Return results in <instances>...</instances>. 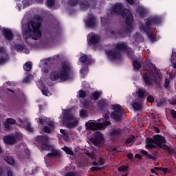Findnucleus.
I'll list each match as a JSON object with an SVG mask.
<instances>
[{"instance_id":"nucleus-62","label":"nucleus","mask_w":176,"mask_h":176,"mask_svg":"<svg viewBox=\"0 0 176 176\" xmlns=\"http://www.w3.org/2000/svg\"><path fill=\"white\" fill-rule=\"evenodd\" d=\"M135 157L136 159H142V157H141V155H140V154H135Z\"/></svg>"},{"instance_id":"nucleus-18","label":"nucleus","mask_w":176,"mask_h":176,"mask_svg":"<svg viewBox=\"0 0 176 176\" xmlns=\"http://www.w3.org/2000/svg\"><path fill=\"white\" fill-rule=\"evenodd\" d=\"M21 23H35L32 14L29 12H26L22 19Z\"/></svg>"},{"instance_id":"nucleus-27","label":"nucleus","mask_w":176,"mask_h":176,"mask_svg":"<svg viewBox=\"0 0 176 176\" xmlns=\"http://www.w3.org/2000/svg\"><path fill=\"white\" fill-rule=\"evenodd\" d=\"M56 43V38L51 37L48 39L45 47H50V46H53Z\"/></svg>"},{"instance_id":"nucleus-56","label":"nucleus","mask_w":176,"mask_h":176,"mask_svg":"<svg viewBox=\"0 0 176 176\" xmlns=\"http://www.w3.org/2000/svg\"><path fill=\"white\" fill-rule=\"evenodd\" d=\"M65 176H76V174L75 173L68 172L65 173Z\"/></svg>"},{"instance_id":"nucleus-16","label":"nucleus","mask_w":176,"mask_h":176,"mask_svg":"<svg viewBox=\"0 0 176 176\" xmlns=\"http://www.w3.org/2000/svg\"><path fill=\"white\" fill-rule=\"evenodd\" d=\"M123 134V130L120 129H113L111 130L110 135L113 140H118Z\"/></svg>"},{"instance_id":"nucleus-30","label":"nucleus","mask_w":176,"mask_h":176,"mask_svg":"<svg viewBox=\"0 0 176 176\" xmlns=\"http://www.w3.org/2000/svg\"><path fill=\"white\" fill-rule=\"evenodd\" d=\"M137 94L139 98H142V100H144V98H145V91L143 89L140 88L138 91Z\"/></svg>"},{"instance_id":"nucleus-41","label":"nucleus","mask_w":176,"mask_h":176,"mask_svg":"<svg viewBox=\"0 0 176 176\" xmlns=\"http://www.w3.org/2000/svg\"><path fill=\"white\" fill-rule=\"evenodd\" d=\"M135 41H136V42H141L142 41H144V38L142 37L141 34H140V33H136V35L135 36Z\"/></svg>"},{"instance_id":"nucleus-1","label":"nucleus","mask_w":176,"mask_h":176,"mask_svg":"<svg viewBox=\"0 0 176 176\" xmlns=\"http://www.w3.org/2000/svg\"><path fill=\"white\" fill-rule=\"evenodd\" d=\"M123 3H116L107 12V16L112 17V16H122L124 20V23H134V18L131 14L130 10L124 8Z\"/></svg>"},{"instance_id":"nucleus-48","label":"nucleus","mask_w":176,"mask_h":176,"mask_svg":"<svg viewBox=\"0 0 176 176\" xmlns=\"http://www.w3.org/2000/svg\"><path fill=\"white\" fill-rule=\"evenodd\" d=\"M128 168L129 167L122 166L118 168V171H127Z\"/></svg>"},{"instance_id":"nucleus-24","label":"nucleus","mask_w":176,"mask_h":176,"mask_svg":"<svg viewBox=\"0 0 176 176\" xmlns=\"http://www.w3.org/2000/svg\"><path fill=\"white\" fill-rule=\"evenodd\" d=\"M21 123H22L23 124V126L25 128V130H27V131H32L33 129L32 126H31V123H30V122L27 121V120H19Z\"/></svg>"},{"instance_id":"nucleus-35","label":"nucleus","mask_w":176,"mask_h":176,"mask_svg":"<svg viewBox=\"0 0 176 176\" xmlns=\"http://www.w3.org/2000/svg\"><path fill=\"white\" fill-rule=\"evenodd\" d=\"M133 108L135 109V111H141L142 109V104L135 102L133 104Z\"/></svg>"},{"instance_id":"nucleus-39","label":"nucleus","mask_w":176,"mask_h":176,"mask_svg":"<svg viewBox=\"0 0 176 176\" xmlns=\"http://www.w3.org/2000/svg\"><path fill=\"white\" fill-rule=\"evenodd\" d=\"M55 3H56V0H47V8H53V6H54Z\"/></svg>"},{"instance_id":"nucleus-2","label":"nucleus","mask_w":176,"mask_h":176,"mask_svg":"<svg viewBox=\"0 0 176 176\" xmlns=\"http://www.w3.org/2000/svg\"><path fill=\"white\" fill-rule=\"evenodd\" d=\"M120 50H122V52H127L129 57H133V54L134 53L133 49L129 47V46H127V44L121 43L116 45V49L107 52L109 60H111V61L121 60L122 54H120Z\"/></svg>"},{"instance_id":"nucleus-29","label":"nucleus","mask_w":176,"mask_h":176,"mask_svg":"<svg viewBox=\"0 0 176 176\" xmlns=\"http://www.w3.org/2000/svg\"><path fill=\"white\" fill-rule=\"evenodd\" d=\"M15 50H16L17 52H22V50H23L24 52L26 53V54H28V53H30V51H28V50H24V47L19 44H15Z\"/></svg>"},{"instance_id":"nucleus-42","label":"nucleus","mask_w":176,"mask_h":176,"mask_svg":"<svg viewBox=\"0 0 176 176\" xmlns=\"http://www.w3.org/2000/svg\"><path fill=\"white\" fill-rule=\"evenodd\" d=\"M96 23H87L85 27L87 28H96Z\"/></svg>"},{"instance_id":"nucleus-60","label":"nucleus","mask_w":176,"mask_h":176,"mask_svg":"<svg viewBox=\"0 0 176 176\" xmlns=\"http://www.w3.org/2000/svg\"><path fill=\"white\" fill-rule=\"evenodd\" d=\"M141 153H142V155H144V156L148 155V153L146 152V151H144V150H142Z\"/></svg>"},{"instance_id":"nucleus-58","label":"nucleus","mask_w":176,"mask_h":176,"mask_svg":"<svg viewBox=\"0 0 176 176\" xmlns=\"http://www.w3.org/2000/svg\"><path fill=\"white\" fill-rule=\"evenodd\" d=\"M147 158L148 159H155V156L151 155V154H147Z\"/></svg>"},{"instance_id":"nucleus-15","label":"nucleus","mask_w":176,"mask_h":176,"mask_svg":"<svg viewBox=\"0 0 176 176\" xmlns=\"http://www.w3.org/2000/svg\"><path fill=\"white\" fill-rule=\"evenodd\" d=\"M100 40V36L94 34L93 32L88 34L87 43L89 45V46L91 45H97V43H99Z\"/></svg>"},{"instance_id":"nucleus-55","label":"nucleus","mask_w":176,"mask_h":176,"mask_svg":"<svg viewBox=\"0 0 176 176\" xmlns=\"http://www.w3.org/2000/svg\"><path fill=\"white\" fill-rule=\"evenodd\" d=\"M147 101H148L149 102H153V101H155V99L153 98V96H149L147 98Z\"/></svg>"},{"instance_id":"nucleus-44","label":"nucleus","mask_w":176,"mask_h":176,"mask_svg":"<svg viewBox=\"0 0 176 176\" xmlns=\"http://www.w3.org/2000/svg\"><path fill=\"white\" fill-rule=\"evenodd\" d=\"M22 3L24 8H28L31 3V0H23Z\"/></svg>"},{"instance_id":"nucleus-36","label":"nucleus","mask_w":176,"mask_h":176,"mask_svg":"<svg viewBox=\"0 0 176 176\" xmlns=\"http://www.w3.org/2000/svg\"><path fill=\"white\" fill-rule=\"evenodd\" d=\"M67 155H71V156H74V151H72V149H71L69 147L64 146L62 148Z\"/></svg>"},{"instance_id":"nucleus-9","label":"nucleus","mask_w":176,"mask_h":176,"mask_svg":"<svg viewBox=\"0 0 176 176\" xmlns=\"http://www.w3.org/2000/svg\"><path fill=\"white\" fill-rule=\"evenodd\" d=\"M143 79L148 86H151L153 85V83H157V82H159L160 78L159 76L155 73H144L143 74Z\"/></svg>"},{"instance_id":"nucleus-13","label":"nucleus","mask_w":176,"mask_h":176,"mask_svg":"<svg viewBox=\"0 0 176 176\" xmlns=\"http://www.w3.org/2000/svg\"><path fill=\"white\" fill-rule=\"evenodd\" d=\"M38 123H40V124H47L49 126H45L43 127L45 133H48V134H50L52 130L54 129V122L53 121L48 122L47 118H39Z\"/></svg>"},{"instance_id":"nucleus-43","label":"nucleus","mask_w":176,"mask_h":176,"mask_svg":"<svg viewBox=\"0 0 176 176\" xmlns=\"http://www.w3.org/2000/svg\"><path fill=\"white\" fill-rule=\"evenodd\" d=\"M80 116L81 118H87V111L82 109L80 111Z\"/></svg>"},{"instance_id":"nucleus-57","label":"nucleus","mask_w":176,"mask_h":176,"mask_svg":"<svg viewBox=\"0 0 176 176\" xmlns=\"http://www.w3.org/2000/svg\"><path fill=\"white\" fill-rule=\"evenodd\" d=\"M171 115L174 119H176V111L175 110H171Z\"/></svg>"},{"instance_id":"nucleus-64","label":"nucleus","mask_w":176,"mask_h":176,"mask_svg":"<svg viewBox=\"0 0 176 176\" xmlns=\"http://www.w3.org/2000/svg\"><path fill=\"white\" fill-rule=\"evenodd\" d=\"M127 157H128V159H133V154L131 153L128 154Z\"/></svg>"},{"instance_id":"nucleus-6","label":"nucleus","mask_w":176,"mask_h":176,"mask_svg":"<svg viewBox=\"0 0 176 176\" xmlns=\"http://www.w3.org/2000/svg\"><path fill=\"white\" fill-rule=\"evenodd\" d=\"M71 72V67L68 64L63 63L58 72H53L50 74V78L51 80H67L69 79V74Z\"/></svg>"},{"instance_id":"nucleus-26","label":"nucleus","mask_w":176,"mask_h":176,"mask_svg":"<svg viewBox=\"0 0 176 176\" xmlns=\"http://www.w3.org/2000/svg\"><path fill=\"white\" fill-rule=\"evenodd\" d=\"M137 13L140 14V17L142 18L145 17V15L146 14V10H145L142 7H139L137 9Z\"/></svg>"},{"instance_id":"nucleus-19","label":"nucleus","mask_w":176,"mask_h":176,"mask_svg":"<svg viewBox=\"0 0 176 176\" xmlns=\"http://www.w3.org/2000/svg\"><path fill=\"white\" fill-rule=\"evenodd\" d=\"M144 69H148L149 71L153 72H157L156 71V66L155 65H153L151 62H146V64L143 65Z\"/></svg>"},{"instance_id":"nucleus-12","label":"nucleus","mask_w":176,"mask_h":176,"mask_svg":"<svg viewBox=\"0 0 176 176\" xmlns=\"http://www.w3.org/2000/svg\"><path fill=\"white\" fill-rule=\"evenodd\" d=\"M113 111L111 113V119H115L118 122H120L122 120V107L119 104H113L112 106Z\"/></svg>"},{"instance_id":"nucleus-34","label":"nucleus","mask_w":176,"mask_h":176,"mask_svg":"<svg viewBox=\"0 0 176 176\" xmlns=\"http://www.w3.org/2000/svg\"><path fill=\"white\" fill-rule=\"evenodd\" d=\"M35 20L37 23H43V17L39 14H34L33 17V21Z\"/></svg>"},{"instance_id":"nucleus-45","label":"nucleus","mask_w":176,"mask_h":176,"mask_svg":"<svg viewBox=\"0 0 176 176\" xmlns=\"http://www.w3.org/2000/svg\"><path fill=\"white\" fill-rule=\"evenodd\" d=\"M166 102V100L164 98H161L157 103V107H162Z\"/></svg>"},{"instance_id":"nucleus-47","label":"nucleus","mask_w":176,"mask_h":176,"mask_svg":"<svg viewBox=\"0 0 176 176\" xmlns=\"http://www.w3.org/2000/svg\"><path fill=\"white\" fill-rule=\"evenodd\" d=\"M6 121L10 124H15L16 120L13 118H8Z\"/></svg>"},{"instance_id":"nucleus-49","label":"nucleus","mask_w":176,"mask_h":176,"mask_svg":"<svg viewBox=\"0 0 176 176\" xmlns=\"http://www.w3.org/2000/svg\"><path fill=\"white\" fill-rule=\"evenodd\" d=\"M60 131L62 133V135H64L65 137H67V135H68V131L65 129H60Z\"/></svg>"},{"instance_id":"nucleus-8","label":"nucleus","mask_w":176,"mask_h":176,"mask_svg":"<svg viewBox=\"0 0 176 176\" xmlns=\"http://www.w3.org/2000/svg\"><path fill=\"white\" fill-rule=\"evenodd\" d=\"M63 117L61 118V120L63 123L66 124L67 127H75L78 126V123L79 122L76 118H75V116L74 115V112L71 109H63L62 111Z\"/></svg>"},{"instance_id":"nucleus-33","label":"nucleus","mask_w":176,"mask_h":176,"mask_svg":"<svg viewBox=\"0 0 176 176\" xmlns=\"http://www.w3.org/2000/svg\"><path fill=\"white\" fill-rule=\"evenodd\" d=\"M4 160L10 166L14 164V160H13V158L10 156L4 157Z\"/></svg>"},{"instance_id":"nucleus-22","label":"nucleus","mask_w":176,"mask_h":176,"mask_svg":"<svg viewBox=\"0 0 176 176\" xmlns=\"http://www.w3.org/2000/svg\"><path fill=\"white\" fill-rule=\"evenodd\" d=\"M3 35L6 38H7L8 41H11V39L13 38V32L12 30L9 29H4L3 30Z\"/></svg>"},{"instance_id":"nucleus-51","label":"nucleus","mask_w":176,"mask_h":176,"mask_svg":"<svg viewBox=\"0 0 176 176\" xmlns=\"http://www.w3.org/2000/svg\"><path fill=\"white\" fill-rule=\"evenodd\" d=\"M4 126L7 130H10V128L12 127L11 124L7 121L4 123Z\"/></svg>"},{"instance_id":"nucleus-46","label":"nucleus","mask_w":176,"mask_h":176,"mask_svg":"<svg viewBox=\"0 0 176 176\" xmlns=\"http://www.w3.org/2000/svg\"><path fill=\"white\" fill-rule=\"evenodd\" d=\"M78 96L81 98H85L86 97V93L82 90L78 91Z\"/></svg>"},{"instance_id":"nucleus-54","label":"nucleus","mask_w":176,"mask_h":176,"mask_svg":"<svg viewBox=\"0 0 176 176\" xmlns=\"http://www.w3.org/2000/svg\"><path fill=\"white\" fill-rule=\"evenodd\" d=\"M99 170H101V168L98 166H94L91 168V171H98Z\"/></svg>"},{"instance_id":"nucleus-11","label":"nucleus","mask_w":176,"mask_h":176,"mask_svg":"<svg viewBox=\"0 0 176 176\" xmlns=\"http://www.w3.org/2000/svg\"><path fill=\"white\" fill-rule=\"evenodd\" d=\"M140 30L141 32H145L148 38L153 42L155 41V38L152 35L153 32L152 30V25L150 23H143L140 26Z\"/></svg>"},{"instance_id":"nucleus-61","label":"nucleus","mask_w":176,"mask_h":176,"mask_svg":"<svg viewBox=\"0 0 176 176\" xmlns=\"http://www.w3.org/2000/svg\"><path fill=\"white\" fill-rule=\"evenodd\" d=\"M126 2L130 3V5H134V0H126Z\"/></svg>"},{"instance_id":"nucleus-50","label":"nucleus","mask_w":176,"mask_h":176,"mask_svg":"<svg viewBox=\"0 0 176 176\" xmlns=\"http://www.w3.org/2000/svg\"><path fill=\"white\" fill-rule=\"evenodd\" d=\"M132 23H126V30L127 31H131L133 28V25H131Z\"/></svg>"},{"instance_id":"nucleus-4","label":"nucleus","mask_w":176,"mask_h":176,"mask_svg":"<svg viewBox=\"0 0 176 176\" xmlns=\"http://www.w3.org/2000/svg\"><path fill=\"white\" fill-rule=\"evenodd\" d=\"M36 141L38 144H41V149L43 151H52L51 153L45 156V160H49L52 157L60 156V153L57 150L53 149V146L49 144V137L47 135H38L36 138Z\"/></svg>"},{"instance_id":"nucleus-20","label":"nucleus","mask_w":176,"mask_h":176,"mask_svg":"<svg viewBox=\"0 0 176 176\" xmlns=\"http://www.w3.org/2000/svg\"><path fill=\"white\" fill-rule=\"evenodd\" d=\"M5 47H0V53H5ZM9 60V55L6 54L5 56H2L0 58V65H2L6 63Z\"/></svg>"},{"instance_id":"nucleus-10","label":"nucleus","mask_w":176,"mask_h":176,"mask_svg":"<svg viewBox=\"0 0 176 176\" xmlns=\"http://www.w3.org/2000/svg\"><path fill=\"white\" fill-rule=\"evenodd\" d=\"M94 135V138L89 139V142L98 148L104 145V136L102 133L101 132H96Z\"/></svg>"},{"instance_id":"nucleus-7","label":"nucleus","mask_w":176,"mask_h":176,"mask_svg":"<svg viewBox=\"0 0 176 176\" xmlns=\"http://www.w3.org/2000/svg\"><path fill=\"white\" fill-rule=\"evenodd\" d=\"M104 119H102V122H96L89 120L88 122L85 123L86 128L87 130H105L107 126L111 124V121L109 119V113H106L103 115Z\"/></svg>"},{"instance_id":"nucleus-31","label":"nucleus","mask_w":176,"mask_h":176,"mask_svg":"<svg viewBox=\"0 0 176 176\" xmlns=\"http://www.w3.org/2000/svg\"><path fill=\"white\" fill-rule=\"evenodd\" d=\"M133 67L134 69L138 70L141 69L142 65H141V61L140 60H134L133 62Z\"/></svg>"},{"instance_id":"nucleus-21","label":"nucleus","mask_w":176,"mask_h":176,"mask_svg":"<svg viewBox=\"0 0 176 176\" xmlns=\"http://www.w3.org/2000/svg\"><path fill=\"white\" fill-rule=\"evenodd\" d=\"M97 17L91 13H88L87 18L85 19V23H96Z\"/></svg>"},{"instance_id":"nucleus-52","label":"nucleus","mask_w":176,"mask_h":176,"mask_svg":"<svg viewBox=\"0 0 176 176\" xmlns=\"http://www.w3.org/2000/svg\"><path fill=\"white\" fill-rule=\"evenodd\" d=\"M134 135H132L131 138H128L126 141V144H131L133 142V140H134Z\"/></svg>"},{"instance_id":"nucleus-14","label":"nucleus","mask_w":176,"mask_h":176,"mask_svg":"<svg viewBox=\"0 0 176 176\" xmlns=\"http://www.w3.org/2000/svg\"><path fill=\"white\" fill-rule=\"evenodd\" d=\"M68 4L70 6H78L80 5L81 10H87L90 8V3L87 1H84L82 3H79V0H69Z\"/></svg>"},{"instance_id":"nucleus-3","label":"nucleus","mask_w":176,"mask_h":176,"mask_svg":"<svg viewBox=\"0 0 176 176\" xmlns=\"http://www.w3.org/2000/svg\"><path fill=\"white\" fill-rule=\"evenodd\" d=\"M42 24L41 23H23L22 27L23 32H25L26 36H29L32 39H39L42 36V33L41 32V26Z\"/></svg>"},{"instance_id":"nucleus-40","label":"nucleus","mask_w":176,"mask_h":176,"mask_svg":"<svg viewBox=\"0 0 176 176\" xmlns=\"http://www.w3.org/2000/svg\"><path fill=\"white\" fill-rule=\"evenodd\" d=\"M91 96L94 100H98V98H100V96H101V94L98 91H96V92H93L91 94Z\"/></svg>"},{"instance_id":"nucleus-32","label":"nucleus","mask_w":176,"mask_h":176,"mask_svg":"<svg viewBox=\"0 0 176 176\" xmlns=\"http://www.w3.org/2000/svg\"><path fill=\"white\" fill-rule=\"evenodd\" d=\"M105 163V160L102 158V157H100L98 160V162H94L93 166H104V164Z\"/></svg>"},{"instance_id":"nucleus-38","label":"nucleus","mask_w":176,"mask_h":176,"mask_svg":"<svg viewBox=\"0 0 176 176\" xmlns=\"http://www.w3.org/2000/svg\"><path fill=\"white\" fill-rule=\"evenodd\" d=\"M32 79H34V76L32 75L27 76L25 78H23V82L30 83Z\"/></svg>"},{"instance_id":"nucleus-23","label":"nucleus","mask_w":176,"mask_h":176,"mask_svg":"<svg viewBox=\"0 0 176 176\" xmlns=\"http://www.w3.org/2000/svg\"><path fill=\"white\" fill-rule=\"evenodd\" d=\"M80 63H82V64L85 63L87 65H90L91 63H93V60L90 58H87V55H83L79 58Z\"/></svg>"},{"instance_id":"nucleus-17","label":"nucleus","mask_w":176,"mask_h":176,"mask_svg":"<svg viewBox=\"0 0 176 176\" xmlns=\"http://www.w3.org/2000/svg\"><path fill=\"white\" fill-rule=\"evenodd\" d=\"M3 141L9 145H14L16 144V137L13 135H7L3 138Z\"/></svg>"},{"instance_id":"nucleus-37","label":"nucleus","mask_w":176,"mask_h":176,"mask_svg":"<svg viewBox=\"0 0 176 176\" xmlns=\"http://www.w3.org/2000/svg\"><path fill=\"white\" fill-rule=\"evenodd\" d=\"M41 91L43 96H46L47 97L50 96V92L49 91V90H47V87L45 86H43L41 89Z\"/></svg>"},{"instance_id":"nucleus-53","label":"nucleus","mask_w":176,"mask_h":176,"mask_svg":"<svg viewBox=\"0 0 176 176\" xmlns=\"http://www.w3.org/2000/svg\"><path fill=\"white\" fill-rule=\"evenodd\" d=\"M169 85H170V81L168 80V79L166 78L165 79V82H164V87L166 89H168Z\"/></svg>"},{"instance_id":"nucleus-59","label":"nucleus","mask_w":176,"mask_h":176,"mask_svg":"<svg viewBox=\"0 0 176 176\" xmlns=\"http://www.w3.org/2000/svg\"><path fill=\"white\" fill-rule=\"evenodd\" d=\"M164 174H167L168 169L167 168H162V170Z\"/></svg>"},{"instance_id":"nucleus-28","label":"nucleus","mask_w":176,"mask_h":176,"mask_svg":"<svg viewBox=\"0 0 176 176\" xmlns=\"http://www.w3.org/2000/svg\"><path fill=\"white\" fill-rule=\"evenodd\" d=\"M23 69H24V71H26L27 72H30V71H31V69H32V63L26 62L23 65Z\"/></svg>"},{"instance_id":"nucleus-5","label":"nucleus","mask_w":176,"mask_h":176,"mask_svg":"<svg viewBox=\"0 0 176 176\" xmlns=\"http://www.w3.org/2000/svg\"><path fill=\"white\" fill-rule=\"evenodd\" d=\"M164 144H166V138L164 136L157 135H154L153 138H147L146 148L147 149H151V148H156V146H158L159 148H162V149H164L165 151H168L169 153H171L170 147Z\"/></svg>"},{"instance_id":"nucleus-63","label":"nucleus","mask_w":176,"mask_h":176,"mask_svg":"<svg viewBox=\"0 0 176 176\" xmlns=\"http://www.w3.org/2000/svg\"><path fill=\"white\" fill-rule=\"evenodd\" d=\"M16 6H17L19 10H21V3H17Z\"/></svg>"},{"instance_id":"nucleus-25","label":"nucleus","mask_w":176,"mask_h":176,"mask_svg":"<svg viewBox=\"0 0 176 176\" xmlns=\"http://www.w3.org/2000/svg\"><path fill=\"white\" fill-rule=\"evenodd\" d=\"M160 18L157 16H149L146 19V23H160Z\"/></svg>"}]
</instances>
